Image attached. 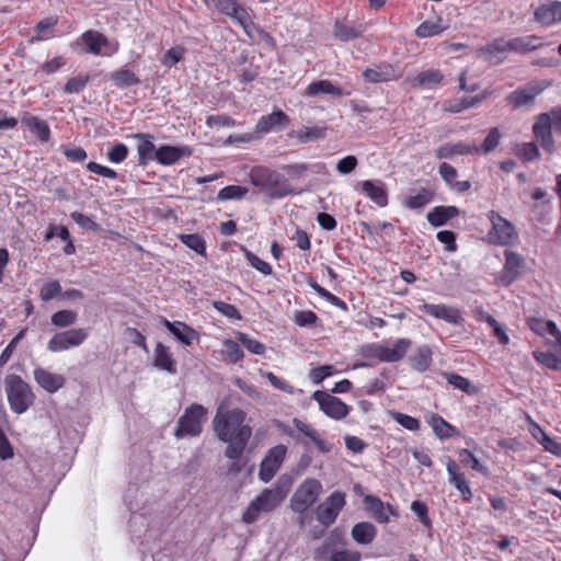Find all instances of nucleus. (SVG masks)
I'll return each mask as SVG.
<instances>
[{
  "label": "nucleus",
  "mask_w": 561,
  "mask_h": 561,
  "mask_svg": "<svg viewBox=\"0 0 561 561\" xmlns=\"http://www.w3.org/2000/svg\"><path fill=\"white\" fill-rule=\"evenodd\" d=\"M245 417L247 413L243 410H229L224 402L217 408L211 426L217 438L228 444L225 450L228 459L241 458L252 436V427L244 424Z\"/></svg>",
  "instance_id": "nucleus-1"
},
{
  "label": "nucleus",
  "mask_w": 561,
  "mask_h": 561,
  "mask_svg": "<svg viewBox=\"0 0 561 561\" xmlns=\"http://www.w3.org/2000/svg\"><path fill=\"white\" fill-rule=\"evenodd\" d=\"M289 489L277 481L272 488H265L253 499L242 514L244 524L255 523L261 514H267L277 508L286 499Z\"/></svg>",
  "instance_id": "nucleus-2"
},
{
  "label": "nucleus",
  "mask_w": 561,
  "mask_h": 561,
  "mask_svg": "<svg viewBox=\"0 0 561 561\" xmlns=\"http://www.w3.org/2000/svg\"><path fill=\"white\" fill-rule=\"evenodd\" d=\"M250 180L271 198H283L295 192L283 174L265 167L254 168L250 173Z\"/></svg>",
  "instance_id": "nucleus-3"
},
{
  "label": "nucleus",
  "mask_w": 561,
  "mask_h": 561,
  "mask_svg": "<svg viewBox=\"0 0 561 561\" xmlns=\"http://www.w3.org/2000/svg\"><path fill=\"white\" fill-rule=\"evenodd\" d=\"M5 393L10 408L16 414L26 412L35 401L31 386L19 375H9L5 378Z\"/></svg>",
  "instance_id": "nucleus-4"
},
{
  "label": "nucleus",
  "mask_w": 561,
  "mask_h": 561,
  "mask_svg": "<svg viewBox=\"0 0 561 561\" xmlns=\"http://www.w3.org/2000/svg\"><path fill=\"white\" fill-rule=\"evenodd\" d=\"M207 409L198 403H193L184 410L174 430V436L180 439L184 437H197L202 434L203 423L206 421Z\"/></svg>",
  "instance_id": "nucleus-5"
},
{
  "label": "nucleus",
  "mask_w": 561,
  "mask_h": 561,
  "mask_svg": "<svg viewBox=\"0 0 561 561\" xmlns=\"http://www.w3.org/2000/svg\"><path fill=\"white\" fill-rule=\"evenodd\" d=\"M491 222V229L486 237L488 241L494 245L510 247L518 242V232L515 226L497 211L490 210L486 215Z\"/></svg>",
  "instance_id": "nucleus-6"
},
{
  "label": "nucleus",
  "mask_w": 561,
  "mask_h": 561,
  "mask_svg": "<svg viewBox=\"0 0 561 561\" xmlns=\"http://www.w3.org/2000/svg\"><path fill=\"white\" fill-rule=\"evenodd\" d=\"M208 7L216 8L221 14H225L239 24L244 32L252 36L255 28L254 23L247 9L238 3V0H204Z\"/></svg>",
  "instance_id": "nucleus-7"
},
{
  "label": "nucleus",
  "mask_w": 561,
  "mask_h": 561,
  "mask_svg": "<svg viewBox=\"0 0 561 561\" xmlns=\"http://www.w3.org/2000/svg\"><path fill=\"white\" fill-rule=\"evenodd\" d=\"M321 491L322 485L318 480H305L295 491L290 500L291 510L300 514L306 512L311 505L316 503Z\"/></svg>",
  "instance_id": "nucleus-8"
},
{
  "label": "nucleus",
  "mask_w": 561,
  "mask_h": 561,
  "mask_svg": "<svg viewBox=\"0 0 561 561\" xmlns=\"http://www.w3.org/2000/svg\"><path fill=\"white\" fill-rule=\"evenodd\" d=\"M345 493L334 491L316 508V516L319 523L324 526H331L337 518L340 512L345 506Z\"/></svg>",
  "instance_id": "nucleus-9"
},
{
  "label": "nucleus",
  "mask_w": 561,
  "mask_h": 561,
  "mask_svg": "<svg viewBox=\"0 0 561 561\" xmlns=\"http://www.w3.org/2000/svg\"><path fill=\"white\" fill-rule=\"evenodd\" d=\"M287 453L285 445H276L267 450L260 463L259 478L262 482H270L279 470Z\"/></svg>",
  "instance_id": "nucleus-10"
},
{
  "label": "nucleus",
  "mask_w": 561,
  "mask_h": 561,
  "mask_svg": "<svg viewBox=\"0 0 561 561\" xmlns=\"http://www.w3.org/2000/svg\"><path fill=\"white\" fill-rule=\"evenodd\" d=\"M312 399L318 402L321 411L331 419L342 420L348 412L350 407L340 398L325 391L317 390L312 393Z\"/></svg>",
  "instance_id": "nucleus-11"
},
{
  "label": "nucleus",
  "mask_w": 561,
  "mask_h": 561,
  "mask_svg": "<svg viewBox=\"0 0 561 561\" xmlns=\"http://www.w3.org/2000/svg\"><path fill=\"white\" fill-rule=\"evenodd\" d=\"M88 337L85 329L77 328L56 333L48 342L50 352H61L81 345Z\"/></svg>",
  "instance_id": "nucleus-12"
},
{
  "label": "nucleus",
  "mask_w": 561,
  "mask_h": 561,
  "mask_svg": "<svg viewBox=\"0 0 561 561\" xmlns=\"http://www.w3.org/2000/svg\"><path fill=\"white\" fill-rule=\"evenodd\" d=\"M80 44L84 45L82 49L84 54L110 56L116 51V47L107 50V48H110V42L105 35L98 31L89 30L84 32L77 41V45Z\"/></svg>",
  "instance_id": "nucleus-13"
},
{
  "label": "nucleus",
  "mask_w": 561,
  "mask_h": 561,
  "mask_svg": "<svg viewBox=\"0 0 561 561\" xmlns=\"http://www.w3.org/2000/svg\"><path fill=\"white\" fill-rule=\"evenodd\" d=\"M410 345V340L399 339L396 341L393 347H388L383 345L371 346L370 355L373 357H376L380 362L394 363L402 359L405 356Z\"/></svg>",
  "instance_id": "nucleus-14"
},
{
  "label": "nucleus",
  "mask_w": 561,
  "mask_h": 561,
  "mask_svg": "<svg viewBox=\"0 0 561 561\" xmlns=\"http://www.w3.org/2000/svg\"><path fill=\"white\" fill-rule=\"evenodd\" d=\"M290 124L289 116L282 110L275 108L271 114L260 117L255 125L259 135H266L271 131H279Z\"/></svg>",
  "instance_id": "nucleus-15"
},
{
  "label": "nucleus",
  "mask_w": 561,
  "mask_h": 561,
  "mask_svg": "<svg viewBox=\"0 0 561 561\" xmlns=\"http://www.w3.org/2000/svg\"><path fill=\"white\" fill-rule=\"evenodd\" d=\"M533 133L541 147L549 153L554 151V139L552 135L551 117L548 114H539L534 126Z\"/></svg>",
  "instance_id": "nucleus-16"
},
{
  "label": "nucleus",
  "mask_w": 561,
  "mask_h": 561,
  "mask_svg": "<svg viewBox=\"0 0 561 561\" xmlns=\"http://www.w3.org/2000/svg\"><path fill=\"white\" fill-rule=\"evenodd\" d=\"M362 77L368 83H382L397 80L399 78V73L393 65L380 62L374 68L365 69Z\"/></svg>",
  "instance_id": "nucleus-17"
},
{
  "label": "nucleus",
  "mask_w": 561,
  "mask_h": 561,
  "mask_svg": "<svg viewBox=\"0 0 561 561\" xmlns=\"http://www.w3.org/2000/svg\"><path fill=\"white\" fill-rule=\"evenodd\" d=\"M543 88L537 83H529L519 87L506 96V101L514 107H522L531 104L536 96L542 92Z\"/></svg>",
  "instance_id": "nucleus-18"
},
{
  "label": "nucleus",
  "mask_w": 561,
  "mask_h": 561,
  "mask_svg": "<svg viewBox=\"0 0 561 561\" xmlns=\"http://www.w3.org/2000/svg\"><path fill=\"white\" fill-rule=\"evenodd\" d=\"M504 256L503 280L506 285H510L520 276L526 262L520 254L511 250H505Z\"/></svg>",
  "instance_id": "nucleus-19"
},
{
  "label": "nucleus",
  "mask_w": 561,
  "mask_h": 561,
  "mask_svg": "<svg viewBox=\"0 0 561 561\" xmlns=\"http://www.w3.org/2000/svg\"><path fill=\"white\" fill-rule=\"evenodd\" d=\"M476 145L465 141L446 142L435 149V157L437 159H451L455 156H471L476 154Z\"/></svg>",
  "instance_id": "nucleus-20"
},
{
  "label": "nucleus",
  "mask_w": 561,
  "mask_h": 561,
  "mask_svg": "<svg viewBox=\"0 0 561 561\" xmlns=\"http://www.w3.org/2000/svg\"><path fill=\"white\" fill-rule=\"evenodd\" d=\"M34 379L39 387L49 393L57 392L66 383V379L62 375L50 373L42 367L34 369Z\"/></svg>",
  "instance_id": "nucleus-21"
},
{
  "label": "nucleus",
  "mask_w": 561,
  "mask_h": 561,
  "mask_svg": "<svg viewBox=\"0 0 561 561\" xmlns=\"http://www.w3.org/2000/svg\"><path fill=\"white\" fill-rule=\"evenodd\" d=\"M420 311L432 316L436 319H442L450 324H457L461 317L459 311L446 305H434V304H423L419 307Z\"/></svg>",
  "instance_id": "nucleus-22"
},
{
  "label": "nucleus",
  "mask_w": 561,
  "mask_h": 561,
  "mask_svg": "<svg viewBox=\"0 0 561 561\" xmlns=\"http://www.w3.org/2000/svg\"><path fill=\"white\" fill-rule=\"evenodd\" d=\"M364 502L367 512L380 524L388 523L390 514L397 515L396 510L390 504L385 506L383 502L378 496L366 495Z\"/></svg>",
  "instance_id": "nucleus-23"
},
{
  "label": "nucleus",
  "mask_w": 561,
  "mask_h": 561,
  "mask_svg": "<svg viewBox=\"0 0 561 561\" xmlns=\"http://www.w3.org/2000/svg\"><path fill=\"white\" fill-rule=\"evenodd\" d=\"M446 469L449 476V482L460 492L462 499L469 502L472 499L469 482L466 477L458 471V466L451 458L447 459Z\"/></svg>",
  "instance_id": "nucleus-24"
},
{
  "label": "nucleus",
  "mask_w": 561,
  "mask_h": 561,
  "mask_svg": "<svg viewBox=\"0 0 561 561\" xmlns=\"http://www.w3.org/2000/svg\"><path fill=\"white\" fill-rule=\"evenodd\" d=\"M535 20L542 25L561 22V1H549L537 8Z\"/></svg>",
  "instance_id": "nucleus-25"
},
{
  "label": "nucleus",
  "mask_w": 561,
  "mask_h": 561,
  "mask_svg": "<svg viewBox=\"0 0 561 561\" xmlns=\"http://www.w3.org/2000/svg\"><path fill=\"white\" fill-rule=\"evenodd\" d=\"M362 192L379 207L388 204V193L386 185L381 181L366 180L360 183Z\"/></svg>",
  "instance_id": "nucleus-26"
},
{
  "label": "nucleus",
  "mask_w": 561,
  "mask_h": 561,
  "mask_svg": "<svg viewBox=\"0 0 561 561\" xmlns=\"http://www.w3.org/2000/svg\"><path fill=\"white\" fill-rule=\"evenodd\" d=\"M134 138L139 139L137 145L138 163L139 165H147L149 161L156 160V149L150 134L138 133L133 135Z\"/></svg>",
  "instance_id": "nucleus-27"
},
{
  "label": "nucleus",
  "mask_w": 561,
  "mask_h": 561,
  "mask_svg": "<svg viewBox=\"0 0 561 561\" xmlns=\"http://www.w3.org/2000/svg\"><path fill=\"white\" fill-rule=\"evenodd\" d=\"M153 365L169 374H176V362L168 346L158 342L154 348Z\"/></svg>",
  "instance_id": "nucleus-28"
},
{
  "label": "nucleus",
  "mask_w": 561,
  "mask_h": 561,
  "mask_svg": "<svg viewBox=\"0 0 561 561\" xmlns=\"http://www.w3.org/2000/svg\"><path fill=\"white\" fill-rule=\"evenodd\" d=\"M343 543V535L339 529H333L329 536L323 540L322 545L314 551L313 558L316 561H328L332 552H335L334 547Z\"/></svg>",
  "instance_id": "nucleus-29"
},
{
  "label": "nucleus",
  "mask_w": 561,
  "mask_h": 561,
  "mask_svg": "<svg viewBox=\"0 0 561 561\" xmlns=\"http://www.w3.org/2000/svg\"><path fill=\"white\" fill-rule=\"evenodd\" d=\"M163 324L170 333H172L180 342L185 345H191L197 337L196 331L184 322H170L169 320L163 319Z\"/></svg>",
  "instance_id": "nucleus-30"
},
{
  "label": "nucleus",
  "mask_w": 561,
  "mask_h": 561,
  "mask_svg": "<svg viewBox=\"0 0 561 561\" xmlns=\"http://www.w3.org/2000/svg\"><path fill=\"white\" fill-rule=\"evenodd\" d=\"M306 95L316 96L320 93L330 94L333 96L350 95L351 91H345L341 87L333 84L330 80H318L311 82L306 89Z\"/></svg>",
  "instance_id": "nucleus-31"
},
{
  "label": "nucleus",
  "mask_w": 561,
  "mask_h": 561,
  "mask_svg": "<svg viewBox=\"0 0 561 561\" xmlns=\"http://www.w3.org/2000/svg\"><path fill=\"white\" fill-rule=\"evenodd\" d=\"M542 41L536 35H527L508 39L510 51L526 54L542 46Z\"/></svg>",
  "instance_id": "nucleus-32"
},
{
  "label": "nucleus",
  "mask_w": 561,
  "mask_h": 561,
  "mask_svg": "<svg viewBox=\"0 0 561 561\" xmlns=\"http://www.w3.org/2000/svg\"><path fill=\"white\" fill-rule=\"evenodd\" d=\"M528 327L536 334L541 336H552L556 339L558 344L561 343V332L557 328L556 323L549 320H543L540 318H529Z\"/></svg>",
  "instance_id": "nucleus-33"
},
{
  "label": "nucleus",
  "mask_w": 561,
  "mask_h": 561,
  "mask_svg": "<svg viewBox=\"0 0 561 561\" xmlns=\"http://www.w3.org/2000/svg\"><path fill=\"white\" fill-rule=\"evenodd\" d=\"M458 215L459 209L456 206H436L427 213L426 218L432 226L440 227Z\"/></svg>",
  "instance_id": "nucleus-34"
},
{
  "label": "nucleus",
  "mask_w": 561,
  "mask_h": 561,
  "mask_svg": "<svg viewBox=\"0 0 561 561\" xmlns=\"http://www.w3.org/2000/svg\"><path fill=\"white\" fill-rule=\"evenodd\" d=\"M351 535L357 543L369 545L376 538L377 528L371 523L360 522L353 526Z\"/></svg>",
  "instance_id": "nucleus-35"
},
{
  "label": "nucleus",
  "mask_w": 561,
  "mask_h": 561,
  "mask_svg": "<svg viewBox=\"0 0 561 561\" xmlns=\"http://www.w3.org/2000/svg\"><path fill=\"white\" fill-rule=\"evenodd\" d=\"M327 136V127L313 126L302 127L298 130H293L288 134V137L296 138L300 144H308L319 139H323Z\"/></svg>",
  "instance_id": "nucleus-36"
},
{
  "label": "nucleus",
  "mask_w": 561,
  "mask_h": 561,
  "mask_svg": "<svg viewBox=\"0 0 561 561\" xmlns=\"http://www.w3.org/2000/svg\"><path fill=\"white\" fill-rule=\"evenodd\" d=\"M364 33L362 25H353L346 22L336 21L333 27V35L336 39L348 42L359 37Z\"/></svg>",
  "instance_id": "nucleus-37"
},
{
  "label": "nucleus",
  "mask_w": 561,
  "mask_h": 561,
  "mask_svg": "<svg viewBox=\"0 0 561 561\" xmlns=\"http://www.w3.org/2000/svg\"><path fill=\"white\" fill-rule=\"evenodd\" d=\"M186 150L174 146H161L156 152V160L160 164L170 165L179 161Z\"/></svg>",
  "instance_id": "nucleus-38"
},
{
  "label": "nucleus",
  "mask_w": 561,
  "mask_h": 561,
  "mask_svg": "<svg viewBox=\"0 0 561 561\" xmlns=\"http://www.w3.org/2000/svg\"><path fill=\"white\" fill-rule=\"evenodd\" d=\"M428 424L439 439H446L457 433V430L438 414H432Z\"/></svg>",
  "instance_id": "nucleus-39"
},
{
  "label": "nucleus",
  "mask_w": 561,
  "mask_h": 561,
  "mask_svg": "<svg viewBox=\"0 0 561 561\" xmlns=\"http://www.w3.org/2000/svg\"><path fill=\"white\" fill-rule=\"evenodd\" d=\"M444 76L438 69H430L422 71L417 73L413 80L412 83L414 87L420 88H433L434 85H437L442 82Z\"/></svg>",
  "instance_id": "nucleus-40"
},
{
  "label": "nucleus",
  "mask_w": 561,
  "mask_h": 561,
  "mask_svg": "<svg viewBox=\"0 0 561 561\" xmlns=\"http://www.w3.org/2000/svg\"><path fill=\"white\" fill-rule=\"evenodd\" d=\"M293 423L299 432L312 440V443L321 453L330 451L327 443L320 437L319 433L314 428L300 421L299 419H294Z\"/></svg>",
  "instance_id": "nucleus-41"
},
{
  "label": "nucleus",
  "mask_w": 561,
  "mask_h": 561,
  "mask_svg": "<svg viewBox=\"0 0 561 561\" xmlns=\"http://www.w3.org/2000/svg\"><path fill=\"white\" fill-rule=\"evenodd\" d=\"M22 123L33 133L36 134V136L42 141H48L50 138V129L46 122L39 119L36 116H25L22 118Z\"/></svg>",
  "instance_id": "nucleus-42"
},
{
  "label": "nucleus",
  "mask_w": 561,
  "mask_h": 561,
  "mask_svg": "<svg viewBox=\"0 0 561 561\" xmlns=\"http://www.w3.org/2000/svg\"><path fill=\"white\" fill-rule=\"evenodd\" d=\"M111 80L117 88L124 89L140 83L139 78L130 70L121 68L110 75Z\"/></svg>",
  "instance_id": "nucleus-43"
},
{
  "label": "nucleus",
  "mask_w": 561,
  "mask_h": 561,
  "mask_svg": "<svg viewBox=\"0 0 561 561\" xmlns=\"http://www.w3.org/2000/svg\"><path fill=\"white\" fill-rule=\"evenodd\" d=\"M502 133L497 127H493L489 130L486 137L480 146L476 145V154H489L496 149L500 145Z\"/></svg>",
  "instance_id": "nucleus-44"
},
{
  "label": "nucleus",
  "mask_w": 561,
  "mask_h": 561,
  "mask_svg": "<svg viewBox=\"0 0 561 561\" xmlns=\"http://www.w3.org/2000/svg\"><path fill=\"white\" fill-rule=\"evenodd\" d=\"M433 192L427 188H421L415 194H410V196L404 201V206L410 209H420L425 205L432 202Z\"/></svg>",
  "instance_id": "nucleus-45"
},
{
  "label": "nucleus",
  "mask_w": 561,
  "mask_h": 561,
  "mask_svg": "<svg viewBox=\"0 0 561 561\" xmlns=\"http://www.w3.org/2000/svg\"><path fill=\"white\" fill-rule=\"evenodd\" d=\"M432 363V351L428 346H421L411 357V365L419 371H425Z\"/></svg>",
  "instance_id": "nucleus-46"
},
{
  "label": "nucleus",
  "mask_w": 561,
  "mask_h": 561,
  "mask_svg": "<svg viewBox=\"0 0 561 561\" xmlns=\"http://www.w3.org/2000/svg\"><path fill=\"white\" fill-rule=\"evenodd\" d=\"M482 100H483V96L476 95V96H471V98H462L459 101H455V102H450V101L445 102L444 110L449 113H460L463 110L476 106Z\"/></svg>",
  "instance_id": "nucleus-47"
},
{
  "label": "nucleus",
  "mask_w": 561,
  "mask_h": 561,
  "mask_svg": "<svg viewBox=\"0 0 561 561\" xmlns=\"http://www.w3.org/2000/svg\"><path fill=\"white\" fill-rule=\"evenodd\" d=\"M445 28L446 27L442 25L440 19L437 21H424L416 27L415 35L420 38H426L440 34Z\"/></svg>",
  "instance_id": "nucleus-48"
},
{
  "label": "nucleus",
  "mask_w": 561,
  "mask_h": 561,
  "mask_svg": "<svg viewBox=\"0 0 561 561\" xmlns=\"http://www.w3.org/2000/svg\"><path fill=\"white\" fill-rule=\"evenodd\" d=\"M78 313L73 310H59L53 313L50 321L57 328H68L77 322Z\"/></svg>",
  "instance_id": "nucleus-49"
},
{
  "label": "nucleus",
  "mask_w": 561,
  "mask_h": 561,
  "mask_svg": "<svg viewBox=\"0 0 561 561\" xmlns=\"http://www.w3.org/2000/svg\"><path fill=\"white\" fill-rule=\"evenodd\" d=\"M459 461L472 470H476L482 474H488V468L480 463L478 458L469 449H460L458 451Z\"/></svg>",
  "instance_id": "nucleus-50"
},
{
  "label": "nucleus",
  "mask_w": 561,
  "mask_h": 561,
  "mask_svg": "<svg viewBox=\"0 0 561 561\" xmlns=\"http://www.w3.org/2000/svg\"><path fill=\"white\" fill-rule=\"evenodd\" d=\"M225 359L229 363L236 364L243 358V351L240 344L233 340H226L222 350Z\"/></svg>",
  "instance_id": "nucleus-51"
},
{
  "label": "nucleus",
  "mask_w": 561,
  "mask_h": 561,
  "mask_svg": "<svg viewBox=\"0 0 561 561\" xmlns=\"http://www.w3.org/2000/svg\"><path fill=\"white\" fill-rule=\"evenodd\" d=\"M248 193V188L240 185H228L218 192V201L242 199Z\"/></svg>",
  "instance_id": "nucleus-52"
},
{
  "label": "nucleus",
  "mask_w": 561,
  "mask_h": 561,
  "mask_svg": "<svg viewBox=\"0 0 561 561\" xmlns=\"http://www.w3.org/2000/svg\"><path fill=\"white\" fill-rule=\"evenodd\" d=\"M533 356L546 368L559 370L561 367V360L553 353L535 351Z\"/></svg>",
  "instance_id": "nucleus-53"
},
{
  "label": "nucleus",
  "mask_w": 561,
  "mask_h": 561,
  "mask_svg": "<svg viewBox=\"0 0 561 561\" xmlns=\"http://www.w3.org/2000/svg\"><path fill=\"white\" fill-rule=\"evenodd\" d=\"M483 51L485 55L489 56V58H493L500 54L507 53L510 51L508 39H505L503 37L495 38L483 47Z\"/></svg>",
  "instance_id": "nucleus-54"
},
{
  "label": "nucleus",
  "mask_w": 561,
  "mask_h": 561,
  "mask_svg": "<svg viewBox=\"0 0 561 561\" xmlns=\"http://www.w3.org/2000/svg\"><path fill=\"white\" fill-rule=\"evenodd\" d=\"M238 340L249 352L255 355H263L265 353V345L247 333H239Z\"/></svg>",
  "instance_id": "nucleus-55"
},
{
  "label": "nucleus",
  "mask_w": 561,
  "mask_h": 561,
  "mask_svg": "<svg viewBox=\"0 0 561 561\" xmlns=\"http://www.w3.org/2000/svg\"><path fill=\"white\" fill-rule=\"evenodd\" d=\"M89 82H90L89 76L79 75V76L71 78L67 81V83L64 88V91L67 94L80 93L81 91H83L85 89V87Z\"/></svg>",
  "instance_id": "nucleus-56"
},
{
  "label": "nucleus",
  "mask_w": 561,
  "mask_h": 561,
  "mask_svg": "<svg viewBox=\"0 0 561 561\" xmlns=\"http://www.w3.org/2000/svg\"><path fill=\"white\" fill-rule=\"evenodd\" d=\"M446 379L448 383L456 389H459L469 394L474 392L471 381L468 378H465L457 374H447Z\"/></svg>",
  "instance_id": "nucleus-57"
},
{
  "label": "nucleus",
  "mask_w": 561,
  "mask_h": 561,
  "mask_svg": "<svg viewBox=\"0 0 561 561\" xmlns=\"http://www.w3.org/2000/svg\"><path fill=\"white\" fill-rule=\"evenodd\" d=\"M181 241L198 254H204L206 250L205 240L198 234H182Z\"/></svg>",
  "instance_id": "nucleus-58"
},
{
  "label": "nucleus",
  "mask_w": 561,
  "mask_h": 561,
  "mask_svg": "<svg viewBox=\"0 0 561 561\" xmlns=\"http://www.w3.org/2000/svg\"><path fill=\"white\" fill-rule=\"evenodd\" d=\"M517 154L525 161L530 162L540 157V151L537 145L533 141L524 142L517 150Z\"/></svg>",
  "instance_id": "nucleus-59"
},
{
  "label": "nucleus",
  "mask_w": 561,
  "mask_h": 561,
  "mask_svg": "<svg viewBox=\"0 0 561 561\" xmlns=\"http://www.w3.org/2000/svg\"><path fill=\"white\" fill-rule=\"evenodd\" d=\"M26 333V329H22L7 345V347L2 351L0 355V368L3 367L11 358L13 352L16 348L19 342L24 337Z\"/></svg>",
  "instance_id": "nucleus-60"
},
{
  "label": "nucleus",
  "mask_w": 561,
  "mask_h": 561,
  "mask_svg": "<svg viewBox=\"0 0 561 561\" xmlns=\"http://www.w3.org/2000/svg\"><path fill=\"white\" fill-rule=\"evenodd\" d=\"M60 151L71 162H83L88 157L87 151L81 147L61 146Z\"/></svg>",
  "instance_id": "nucleus-61"
},
{
  "label": "nucleus",
  "mask_w": 561,
  "mask_h": 561,
  "mask_svg": "<svg viewBox=\"0 0 561 561\" xmlns=\"http://www.w3.org/2000/svg\"><path fill=\"white\" fill-rule=\"evenodd\" d=\"M244 255H245L249 264L253 268L257 270L263 275H271L272 274V266L267 262L263 261L262 259H260L257 255L253 254L249 250H244Z\"/></svg>",
  "instance_id": "nucleus-62"
},
{
  "label": "nucleus",
  "mask_w": 561,
  "mask_h": 561,
  "mask_svg": "<svg viewBox=\"0 0 561 561\" xmlns=\"http://www.w3.org/2000/svg\"><path fill=\"white\" fill-rule=\"evenodd\" d=\"M184 53L185 49L181 46L172 47L165 51L161 61L165 67L172 68L183 59Z\"/></svg>",
  "instance_id": "nucleus-63"
},
{
  "label": "nucleus",
  "mask_w": 561,
  "mask_h": 561,
  "mask_svg": "<svg viewBox=\"0 0 561 561\" xmlns=\"http://www.w3.org/2000/svg\"><path fill=\"white\" fill-rule=\"evenodd\" d=\"M128 148L123 142H117L107 151V159L112 163H122L128 156Z\"/></svg>",
  "instance_id": "nucleus-64"
}]
</instances>
